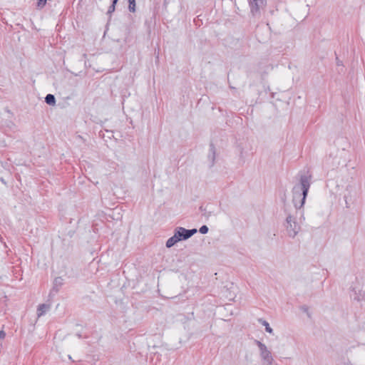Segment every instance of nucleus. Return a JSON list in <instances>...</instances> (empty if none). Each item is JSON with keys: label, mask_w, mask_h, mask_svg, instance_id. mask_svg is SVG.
<instances>
[{"label": "nucleus", "mask_w": 365, "mask_h": 365, "mask_svg": "<svg viewBox=\"0 0 365 365\" xmlns=\"http://www.w3.org/2000/svg\"><path fill=\"white\" fill-rule=\"evenodd\" d=\"M180 242L178 237L174 234L173 236L170 237L166 242V247L170 248L174 246L177 242Z\"/></svg>", "instance_id": "nucleus-9"}, {"label": "nucleus", "mask_w": 365, "mask_h": 365, "mask_svg": "<svg viewBox=\"0 0 365 365\" xmlns=\"http://www.w3.org/2000/svg\"><path fill=\"white\" fill-rule=\"evenodd\" d=\"M200 210L202 212H203V213H202V216H204V217H206V218H208V217H210V215H211V212H207V211L205 210V209H204V208H203V207H202V206H200Z\"/></svg>", "instance_id": "nucleus-15"}, {"label": "nucleus", "mask_w": 365, "mask_h": 365, "mask_svg": "<svg viewBox=\"0 0 365 365\" xmlns=\"http://www.w3.org/2000/svg\"><path fill=\"white\" fill-rule=\"evenodd\" d=\"M304 311H307V307H303L302 308Z\"/></svg>", "instance_id": "nucleus-21"}, {"label": "nucleus", "mask_w": 365, "mask_h": 365, "mask_svg": "<svg viewBox=\"0 0 365 365\" xmlns=\"http://www.w3.org/2000/svg\"><path fill=\"white\" fill-rule=\"evenodd\" d=\"M128 10L130 12L135 11V0H128Z\"/></svg>", "instance_id": "nucleus-12"}, {"label": "nucleus", "mask_w": 365, "mask_h": 365, "mask_svg": "<svg viewBox=\"0 0 365 365\" xmlns=\"http://www.w3.org/2000/svg\"><path fill=\"white\" fill-rule=\"evenodd\" d=\"M50 309V305L46 304H41L38 306L37 309V315L38 317L43 315L46 311H48Z\"/></svg>", "instance_id": "nucleus-7"}, {"label": "nucleus", "mask_w": 365, "mask_h": 365, "mask_svg": "<svg viewBox=\"0 0 365 365\" xmlns=\"http://www.w3.org/2000/svg\"><path fill=\"white\" fill-rule=\"evenodd\" d=\"M115 5L116 4H114L113 1H112V4L111 5L109 6L108 9V11H107V14L108 15H111L112 13H113L115 11Z\"/></svg>", "instance_id": "nucleus-14"}, {"label": "nucleus", "mask_w": 365, "mask_h": 365, "mask_svg": "<svg viewBox=\"0 0 365 365\" xmlns=\"http://www.w3.org/2000/svg\"><path fill=\"white\" fill-rule=\"evenodd\" d=\"M63 279H62V277H56L53 280V286L51 292H54L56 293L58 292L60 287L63 285Z\"/></svg>", "instance_id": "nucleus-6"}, {"label": "nucleus", "mask_w": 365, "mask_h": 365, "mask_svg": "<svg viewBox=\"0 0 365 365\" xmlns=\"http://www.w3.org/2000/svg\"><path fill=\"white\" fill-rule=\"evenodd\" d=\"M77 336H78V338L81 337V335L80 334H78Z\"/></svg>", "instance_id": "nucleus-22"}, {"label": "nucleus", "mask_w": 365, "mask_h": 365, "mask_svg": "<svg viewBox=\"0 0 365 365\" xmlns=\"http://www.w3.org/2000/svg\"><path fill=\"white\" fill-rule=\"evenodd\" d=\"M208 230H209V228L207 225H202V227H200V230H199V232L201 233V234H207L208 232Z\"/></svg>", "instance_id": "nucleus-16"}, {"label": "nucleus", "mask_w": 365, "mask_h": 365, "mask_svg": "<svg viewBox=\"0 0 365 365\" xmlns=\"http://www.w3.org/2000/svg\"><path fill=\"white\" fill-rule=\"evenodd\" d=\"M5 336H6V333H5V331H3V330L0 331V338H1V339H4V338H5Z\"/></svg>", "instance_id": "nucleus-18"}, {"label": "nucleus", "mask_w": 365, "mask_h": 365, "mask_svg": "<svg viewBox=\"0 0 365 365\" xmlns=\"http://www.w3.org/2000/svg\"><path fill=\"white\" fill-rule=\"evenodd\" d=\"M354 299H356L357 301L363 300V299H364V294H360L359 296H355L354 297Z\"/></svg>", "instance_id": "nucleus-17"}, {"label": "nucleus", "mask_w": 365, "mask_h": 365, "mask_svg": "<svg viewBox=\"0 0 365 365\" xmlns=\"http://www.w3.org/2000/svg\"><path fill=\"white\" fill-rule=\"evenodd\" d=\"M197 232V230L195 228L187 230L182 227H178L175 228L174 234L178 237L179 241H182L189 239Z\"/></svg>", "instance_id": "nucleus-4"}, {"label": "nucleus", "mask_w": 365, "mask_h": 365, "mask_svg": "<svg viewBox=\"0 0 365 365\" xmlns=\"http://www.w3.org/2000/svg\"><path fill=\"white\" fill-rule=\"evenodd\" d=\"M312 175L301 174L299 183L292 188V202L296 209L300 210L304 205L311 186Z\"/></svg>", "instance_id": "nucleus-1"}, {"label": "nucleus", "mask_w": 365, "mask_h": 365, "mask_svg": "<svg viewBox=\"0 0 365 365\" xmlns=\"http://www.w3.org/2000/svg\"><path fill=\"white\" fill-rule=\"evenodd\" d=\"M45 102L50 106H53L56 103V98L53 94H47L45 97Z\"/></svg>", "instance_id": "nucleus-11"}, {"label": "nucleus", "mask_w": 365, "mask_h": 365, "mask_svg": "<svg viewBox=\"0 0 365 365\" xmlns=\"http://www.w3.org/2000/svg\"><path fill=\"white\" fill-rule=\"evenodd\" d=\"M215 147L212 143H210V153L208 155V158L211 161V166H212L215 163Z\"/></svg>", "instance_id": "nucleus-8"}, {"label": "nucleus", "mask_w": 365, "mask_h": 365, "mask_svg": "<svg viewBox=\"0 0 365 365\" xmlns=\"http://www.w3.org/2000/svg\"><path fill=\"white\" fill-rule=\"evenodd\" d=\"M112 1H113L114 4H116L118 1V0H113Z\"/></svg>", "instance_id": "nucleus-20"}, {"label": "nucleus", "mask_w": 365, "mask_h": 365, "mask_svg": "<svg viewBox=\"0 0 365 365\" xmlns=\"http://www.w3.org/2000/svg\"><path fill=\"white\" fill-rule=\"evenodd\" d=\"M266 2V0H249V6L252 16H260V11L265 6Z\"/></svg>", "instance_id": "nucleus-5"}, {"label": "nucleus", "mask_w": 365, "mask_h": 365, "mask_svg": "<svg viewBox=\"0 0 365 365\" xmlns=\"http://www.w3.org/2000/svg\"><path fill=\"white\" fill-rule=\"evenodd\" d=\"M255 344L259 348L262 365H272L274 359L267 346L258 340H255Z\"/></svg>", "instance_id": "nucleus-2"}, {"label": "nucleus", "mask_w": 365, "mask_h": 365, "mask_svg": "<svg viewBox=\"0 0 365 365\" xmlns=\"http://www.w3.org/2000/svg\"><path fill=\"white\" fill-rule=\"evenodd\" d=\"M46 1L47 0H38L36 3V8L38 9H42L45 6Z\"/></svg>", "instance_id": "nucleus-13"}, {"label": "nucleus", "mask_w": 365, "mask_h": 365, "mask_svg": "<svg viewBox=\"0 0 365 365\" xmlns=\"http://www.w3.org/2000/svg\"><path fill=\"white\" fill-rule=\"evenodd\" d=\"M285 226L288 235L292 238L295 237L300 230V226L296 222L295 218L291 215H287Z\"/></svg>", "instance_id": "nucleus-3"}, {"label": "nucleus", "mask_w": 365, "mask_h": 365, "mask_svg": "<svg viewBox=\"0 0 365 365\" xmlns=\"http://www.w3.org/2000/svg\"><path fill=\"white\" fill-rule=\"evenodd\" d=\"M336 65L338 66H342V62L338 58V57L336 58Z\"/></svg>", "instance_id": "nucleus-19"}, {"label": "nucleus", "mask_w": 365, "mask_h": 365, "mask_svg": "<svg viewBox=\"0 0 365 365\" xmlns=\"http://www.w3.org/2000/svg\"><path fill=\"white\" fill-rule=\"evenodd\" d=\"M258 322L265 327L266 331H267L269 334H273V329L270 327L269 323L266 320L259 318L258 319Z\"/></svg>", "instance_id": "nucleus-10"}]
</instances>
